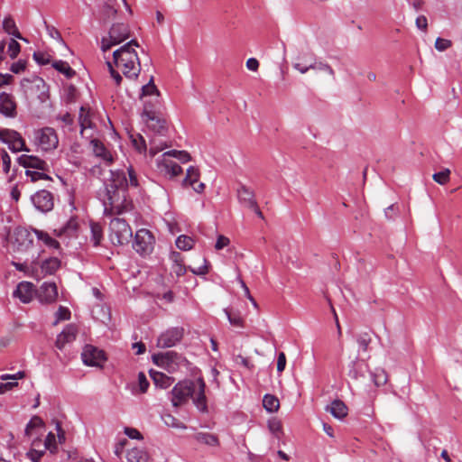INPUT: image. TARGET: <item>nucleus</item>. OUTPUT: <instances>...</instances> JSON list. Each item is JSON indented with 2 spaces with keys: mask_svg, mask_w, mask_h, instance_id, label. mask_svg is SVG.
Listing matches in <instances>:
<instances>
[{
  "mask_svg": "<svg viewBox=\"0 0 462 462\" xmlns=\"http://www.w3.org/2000/svg\"><path fill=\"white\" fill-rule=\"evenodd\" d=\"M141 101L143 105V111L142 117L143 116H153V115L162 114V101L160 95H153L148 97H141Z\"/></svg>",
  "mask_w": 462,
  "mask_h": 462,
  "instance_id": "6ab92c4d",
  "label": "nucleus"
},
{
  "mask_svg": "<svg viewBox=\"0 0 462 462\" xmlns=\"http://www.w3.org/2000/svg\"><path fill=\"white\" fill-rule=\"evenodd\" d=\"M194 240L188 236L181 235L176 239V246L183 251L190 250L194 246Z\"/></svg>",
  "mask_w": 462,
  "mask_h": 462,
  "instance_id": "58836bf2",
  "label": "nucleus"
},
{
  "mask_svg": "<svg viewBox=\"0 0 462 462\" xmlns=\"http://www.w3.org/2000/svg\"><path fill=\"white\" fill-rule=\"evenodd\" d=\"M150 375L154 384L162 389H166L170 387L174 382V378L168 376L162 372L151 370Z\"/></svg>",
  "mask_w": 462,
  "mask_h": 462,
  "instance_id": "bb28decb",
  "label": "nucleus"
},
{
  "mask_svg": "<svg viewBox=\"0 0 462 462\" xmlns=\"http://www.w3.org/2000/svg\"><path fill=\"white\" fill-rule=\"evenodd\" d=\"M21 87L25 95L30 98H36L41 103L46 102L49 97V87L40 77L34 76L32 79H23Z\"/></svg>",
  "mask_w": 462,
  "mask_h": 462,
  "instance_id": "20e7f679",
  "label": "nucleus"
},
{
  "mask_svg": "<svg viewBox=\"0 0 462 462\" xmlns=\"http://www.w3.org/2000/svg\"><path fill=\"white\" fill-rule=\"evenodd\" d=\"M153 243L154 237L152 233L143 228L135 233L133 247L137 253L144 254L152 250Z\"/></svg>",
  "mask_w": 462,
  "mask_h": 462,
  "instance_id": "f8f14e48",
  "label": "nucleus"
},
{
  "mask_svg": "<svg viewBox=\"0 0 462 462\" xmlns=\"http://www.w3.org/2000/svg\"><path fill=\"white\" fill-rule=\"evenodd\" d=\"M81 358L83 363L88 366H101L106 361V356L103 350L92 345H87L82 353Z\"/></svg>",
  "mask_w": 462,
  "mask_h": 462,
  "instance_id": "ddd939ff",
  "label": "nucleus"
},
{
  "mask_svg": "<svg viewBox=\"0 0 462 462\" xmlns=\"http://www.w3.org/2000/svg\"><path fill=\"white\" fill-rule=\"evenodd\" d=\"M204 264L198 268H189L191 273L196 275H205L208 273V262L205 258H203Z\"/></svg>",
  "mask_w": 462,
  "mask_h": 462,
  "instance_id": "e2e57ef3",
  "label": "nucleus"
},
{
  "mask_svg": "<svg viewBox=\"0 0 462 462\" xmlns=\"http://www.w3.org/2000/svg\"><path fill=\"white\" fill-rule=\"evenodd\" d=\"M326 411H329L337 419H344L347 415V407L340 400H335L331 402L330 406L327 407Z\"/></svg>",
  "mask_w": 462,
  "mask_h": 462,
  "instance_id": "cd10ccee",
  "label": "nucleus"
},
{
  "mask_svg": "<svg viewBox=\"0 0 462 462\" xmlns=\"http://www.w3.org/2000/svg\"><path fill=\"white\" fill-rule=\"evenodd\" d=\"M153 95H160V92L156 86L153 83L152 78L150 79V81L142 87V93L140 95L141 97H148L150 96Z\"/></svg>",
  "mask_w": 462,
  "mask_h": 462,
  "instance_id": "37998d69",
  "label": "nucleus"
},
{
  "mask_svg": "<svg viewBox=\"0 0 462 462\" xmlns=\"http://www.w3.org/2000/svg\"><path fill=\"white\" fill-rule=\"evenodd\" d=\"M79 223L76 217H70L69 220L60 228V235L72 236L76 234Z\"/></svg>",
  "mask_w": 462,
  "mask_h": 462,
  "instance_id": "f704fd0d",
  "label": "nucleus"
},
{
  "mask_svg": "<svg viewBox=\"0 0 462 462\" xmlns=\"http://www.w3.org/2000/svg\"><path fill=\"white\" fill-rule=\"evenodd\" d=\"M125 434L129 437L130 439H143L142 434L140 431L134 428H125Z\"/></svg>",
  "mask_w": 462,
  "mask_h": 462,
  "instance_id": "69168bd1",
  "label": "nucleus"
},
{
  "mask_svg": "<svg viewBox=\"0 0 462 462\" xmlns=\"http://www.w3.org/2000/svg\"><path fill=\"white\" fill-rule=\"evenodd\" d=\"M130 139L133 146L139 152L146 151V143L144 138L140 134H131Z\"/></svg>",
  "mask_w": 462,
  "mask_h": 462,
  "instance_id": "a19ab883",
  "label": "nucleus"
},
{
  "mask_svg": "<svg viewBox=\"0 0 462 462\" xmlns=\"http://www.w3.org/2000/svg\"><path fill=\"white\" fill-rule=\"evenodd\" d=\"M79 121L81 127V134H83V132L88 128L92 127L89 112L86 111V109L83 106H81L80 108Z\"/></svg>",
  "mask_w": 462,
  "mask_h": 462,
  "instance_id": "ea45409f",
  "label": "nucleus"
},
{
  "mask_svg": "<svg viewBox=\"0 0 462 462\" xmlns=\"http://www.w3.org/2000/svg\"><path fill=\"white\" fill-rule=\"evenodd\" d=\"M3 28L8 34H11L17 39L24 40L16 27L14 20L11 16H7L4 19Z\"/></svg>",
  "mask_w": 462,
  "mask_h": 462,
  "instance_id": "2f4dec72",
  "label": "nucleus"
},
{
  "mask_svg": "<svg viewBox=\"0 0 462 462\" xmlns=\"http://www.w3.org/2000/svg\"><path fill=\"white\" fill-rule=\"evenodd\" d=\"M79 329L75 324H68L64 329L57 336L55 346L62 350L67 344L75 341Z\"/></svg>",
  "mask_w": 462,
  "mask_h": 462,
  "instance_id": "aec40b11",
  "label": "nucleus"
},
{
  "mask_svg": "<svg viewBox=\"0 0 462 462\" xmlns=\"http://www.w3.org/2000/svg\"><path fill=\"white\" fill-rule=\"evenodd\" d=\"M206 384L202 378L196 382L181 381L179 382L171 390V402L174 407H179L192 398L194 405L201 412L208 411L207 397L205 394Z\"/></svg>",
  "mask_w": 462,
  "mask_h": 462,
  "instance_id": "f03ea898",
  "label": "nucleus"
},
{
  "mask_svg": "<svg viewBox=\"0 0 462 462\" xmlns=\"http://www.w3.org/2000/svg\"><path fill=\"white\" fill-rule=\"evenodd\" d=\"M452 45V42L450 40H448V39H443V38H437L436 42H435V48L439 51H446L447 49H448L449 47H451Z\"/></svg>",
  "mask_w": 462,
  "mask_h": 462,
  "instance_id": "6e6d98bb",
  "label": "nucleus"
},
{
  "mask_svg": "<svg viewBox=\"0 0 462 462\" xmlns=\"http://www.w3.org/2000/svg\"><path fill=\"white\" fill-rule=\"evenodd\" d=\"M117 0H106L102 8V17L105 21L115 17L117 13Z\"/></svg>",
  "mask_w": 462,
  "mask_h": 462,
  "instance_id": "c756f323",
  "label": "nucleus"
},
{
  "mask_svg": "<svg viewBox=\"0 0 462 462\" xmlns=\"http://www.w3.org/2000/svg\"><path fill=\"white\" fill-rule=\"evenodd\" d=\"M268 429L274 436L279 438V434L282 432V423L277 419H272L268 421Z\"/></svg>",
  "mask_w": 462,
  "mask_h": 462,
  "instance_id": "603ef678",
  "label": "nucleus"
},
{
  "mask_svg": "<svg viewBox=\"0 0 462 462\" xmlns=\"http://www.w3.org/2000/svg\"><path fill=\"white\" fill-rule=\"evenodd\" d=\"M158 168L170 178L177 177L182 172V168L177 162L167 158L158 161Z\"/></svg>",
  "mask_w": 462,
  "mask_h": 462,
  "instance_id": "b1692460",
  "label": "nucleus"
},
{
  "mask_svg": "<svg viewBox=\"0 0 462 462\" xmlns=\"http://www.w3.org/2000/svg\"><path fill=\"white\" fill-rule=\"evenodd\" d=\"M34 139L38 146L43 151L54 150L59 143L58 135L51 127H44L37 130L34 134Z\"/></svg>",
  "mask_w": 462,
  "mask_h": 462,
  "instance_id": "1a4fd4ad",
  "label": "nucleus"
},
{
  "mask_svg": "<svg viewBox=\"0 0 462 462\" xmlns=\"http://www.w3.org/2000/svg\"><path fill=\"white\" fill-rule=\"evenodd\" d=\"M229 323L234 327L242 328L244 326L243 319L238 311H233L229 309L224 310Z\"/></svg>",
  "mask_w": 462,
  "mask_h": 462,
  "instance_id": "4c0bfd02",
  "label": "nucleus"
},
{
  "mask_svg": "<svg viewBox=\"0 0 462 462\" xmlns=\"http://www.w3.org/2000/svg\"><path fill=\"white\" fill-rule=\"evenodd\" d=\"M194 439L202 444L210 446V447H217L219 444L218 438L211 433L208 432H199L194 435Z\"/></svg>",
  "mask_w": 462,
  "mask_h": 462,
  "instance_id": "c85d7f7f",
  "label": "nucleus"
},
{
  "mask_svg": "<svg viewBox=\"0 0 462 462\" xmlns=\"http://www.w3.org/2000/svg\"><path fill=\"white\" fill-rule=\"evenodd\" d=\"M33 59L40 65H45L51 61V56L42 51L34 52Z\"/></svg>",
  "mask_w": 462,
  "mask_h": 462,
  "instance_id": "5fc2aeb1",
  "label": "nucleus"
},
{
  "mask_svg": "<svg viewBox=\"0 0 462 462\" xmlns=\"http://www.w3.org/2000/svg\"><path fill=\"white\" fill-rule=\"evenodd\" d=\"M133 46H139L135 40L130 41L113 53L115 65L130 79H137L141 71L140 60Z\"/></svg>",
  "mask_w": 462,
  "mask_h": 462,
  "instance_id": "7ed1b4c3",
  "label": "nucleus"
},
{
  "mask_svg": "<svg viewBox=\"0 0 462 462\" xmlns=\"http://www.w3.org/2000/svg\"><path fill=\"white\" fill-rule=\"evenodd\" d=\"M263 406L268 412H275L279 410L280 402L274 395L265 394L263 400Z\"/></svg>",
  "mask_w": 462,
  "mask_h": 462,
  "instance_id": "473e14b6",
  "label": "nucleus"
},
{
  "mask_svg": "<svg viewBox=\"0 0 462 462\" xmlns=\"http://www.w3.org/2000/svg\"><path fill=\"white\" fill-rule=\"evenodd\" d=\"M2 162H3V171L5 173H8L11 167V158L6 151L3 150L1 153Z\"/></svg>",
  "mask_w": 462,
  "mask_h": 462,
  "instance_id": "bf43d9fd",
  "label": "nucleus"
},
{
  "mask_svg": "<svg viewBox=\"0 0 462 462\" xmlns=\"http://www.w3.org/2000/svg\"><path fill=\"white\" fill-rule=\"evenodd\" d=\"M44 451H37L35 449H32L27 453L28 457L33 462H39L43 456Z\"/></svg>",
  "mask_w": 462,
  "mask_h": 462,
  "instance_id": "774afa93",
  "label": "nucleus"
},
{
  "mask_svg": "<svg viewBox=\"0 0 462 462\" xmlns=\"http://www.w3.org/2000/svg\"><path fill=\"white\" fill-rule=\"evenodd\" d=\"M70 319V311L68 308L60 306L56 312V320L53 325L56 326L61 320H69Z\"/></svg>",
  "mask_w": 462,
  "mask_h": 462,
  "instance_id": "8fccbe9b",
  "label": "nucleus"
},
{
  "mask_svg": "<svg viewBox=\"0 0 462 462\" xmlns=\"http://www.w3.org/2000/svg\"><path fill=\"white\" fill-rule=\"evenodd\" d=\"M0 113L7 117L16 116V103L11 94L5 92L0 94Z\"/></svg>",
  "mask_w": 462,
  "mask_h": 462,
  "instance_id": "412c9836",
  "label": "nucleus"
},
{
  "mask_svg": "<svg viewBox=\"0 0 462 462\" xmlns=\"http://www.w3.org/2000/svg\"><path fill=\"white\" fill-rule=\"evenodd\" d=\"M199 170L197 167L190 166L187 170L186 177L182 180L181 186L183 188L191 187L195 192L200 194L205 189V184L199 182Z\"/></svg>",
  "mask_w": 462,
  "mask_h": 462,
  "instance_id": "f3484780",
  "label": "nucleus"
},
{
  "mask_svg": "<svg viewBox=\"0 0 462 462\" xmlns=\"http://www.w3.org/2000/svg\"><path fill=\"white\" fill-rule=\"evenodd\" d=\"M31 199L34 207L43 213L50 212L54 207L53 195L45 189L36 192L32 196Z\"/></svg>",
  "mask_w": 462,
  "mask_h": 462,
  "instance_id": "2eb2a0df",
  "label": "nucleus"
},
{
  "mask_svg": "<svg viewBox=\"0 0 462 462\" xmlns=\"http://www.w3.org/2000/svg\"><path fill=\"white\" fill-rule=\"evenodd\" d=\"M42 423H43V421L40 417H38V416L32 417L31 419V420L28 422V424L26 425L25 434L27 436H31L32 430L37 427L42 426Z\"/></svg>",
  "mask_w": 462,
  "mask_h": 462,
  "instance_id": "3c124183",
  "label": "nucleus"
},
{
  "mask_svg": "<svg viewBox=\"0 0 462 462\" xmlns=\"http://www.w3.org/2000/svg\"><path fill=\"white\" fill-rule=\"evenodd\" d=\"M356 342L362 351L366 352L372 342V337L368 332H362L356 336Z\"/></svg>",
  "mask_w": 462,
  "mask_h": 462,
  "instance_id": "c03bdc74",
  "label": "nucleus"
},
{
  "mask_svg": "<svg viewBox=\"0 0 462 462\" xmlns=\"http://www.w3.org/2000/svg\"><path fill=\"white\" fill-rule=\"evenodd\" d=\"M36 297L41 303H53L58 297V289L55 282H43L36 291Z\"/></svg>",
  "mask_w": 462,
  "mask_h": 462,
  "instance_id": "a211bd4d",
  "label": "nucleus"
},
{
  "mask_svg": "<svg viewBox=\"0 0 462 462\" xmlns=\"http://www.w3.org/2000/svg\"><path fill=\"white\" fill-rule=\"evenodd\" d=\"M237 198L239 202L245 208L255 207V198L253 190L245 185H241L237 189Z\"/></svg>",
  "mask_w": 462,
  "mask_h": 462,
  "instance_id": "393cba45",
  "label": "nucleus"
},
{
  "mask_svg": "<svg viewBox=\"0 0 462 462\" xmlns=\"http://www.w3.org/2000/svg\"><path fill=\"white\" fill-rule=\"evenodd\" d=\"M143 122L146 125L147 128L158 135H166L168 125L166 119L161 115H153V116L142 117Z\"/></svg>",
  "mask_w": 462,
  "mask_h": 462,
  "instance_id": "dca6fc26",
  "label": "nucleus"
},
{
  "mask_svg": "<svg viewBox=\"0 0 462 462\" xmlns=\"http://www.w3.org/2000/svg\"><path fill=\"white\" fill-rule=\"evenodd\" d=\"M152 360L156 365L165 369L169 373H175L180 366H185L188 363L184 356L175 351L153 354Z\"/></svg>",
  "mask_w": 462,
  "mask_h": 462,
  "instance_id": "39448f33",
  "label": "nucleus"
},
{
  "mask_svg": "<svg viewBox=\"0 0 462 462\" xmlns=\"http://www.w3.org/2000/svg\"><path fill=\"white\" fill-rule=\"evenodd\" d=\"M286 366V356L283 352H280L277 358V371L282 373Z\"/></svg>",
  "mask_w": 462,
  "mask_h": 462,
  "instance_id": "338daca9",
  "label": "nucleus"
},
{
  "mask_svg": "<svg viewBox=\"0 0 462 462\" xmlns=\"http://www.w3.org/2000/svg\"><path fill=\"white\" fill-rule=\"evenodd\" d=\"M12 251L15 254L27 253L33 245L32 234L26 228L18 226L10 236Z\"/></svg>",
  "mask_w": 462,
  "mask_h": 462,
  "instance_id": "0eeeda50",
  "label": "nucleus"
},
{
  "mask_svg": "<svg viewBox=\"0 0 462 462\" xmlns=\"http://www.w3.org/2000/svg\"><path fill=\"white\" fill-rule=\"evenodd\" d=\"M34 295H36V291L33 284L29 282H20L14 291V296L19 298L23 303H29Z\"/></svg>",
  "mask_w": 462,
  "mask_h": 462,
  "instance_id": "4be33fe9",
  "label": "nucleus"
},
{
  "mask_svg": "<svg viewBox=\"0 0 462 462\" xmlns=\"http://www.w3.org/2000/svg\"><path fill=\"white\" fill-rule=\"evenodd\" d=\"M162 419L164 424L168 427L175 428V429H186V426L176 419L173 415L170 413H164L162 416Z\"/></svg>",
  "mask_w": 462,
  "mask_h": 462,
  "instance_id": "79ce46f5",
  "label": "nucleus"
},
{
  "mask_svg": "<svg viewBox=\"0 0 462 462\" xmlns=\"http://www.w3.org/2000/svg\"><path fill=\"white\" fill-rule=\"evenodd\" d=\"M20 44L17 41L12 39L8 44V54L11 59L16 58L20 52Z\"/></svg>",
  "mask_w": 462,
  "mask_h": 462,
  "instance_id": "864d4df0",
  "label": "nucleus"
},
{
  "mask_svg": "<svg viewBox=\"0 0 462 462\" xmlns=\"http://www.w3.org/2000/svg\"><path fill=\"white\" fill-rule=\"evenodd\" d=\"M33 232L36 235V236L38 237V239L43 241L45 245H47L51 247L58 246L59 243L55 239L51 237L47 233L38 230V229H33Z\"/></svg>",
  "mask_w": 462,
  "mask_h": 462,
  "instance_id": "a18cd8bd",
  "label": "nucleus"
},
{
  "mask_svg": "<svg viewBox=\"0 0 462 462\" xmlns=\"http://www.w3.org/2000/svg\"><path fill=\"white\" fill-rule=\"evenodd\" d=\"M450 171L448 169H444L443 171H439V172H437V173H434L432 178L433 180L440 184V185H445L446 183H448L449 181V179H450Z\"/></svg>",
  "mask_w": 462,
  "mask_h": 462,
  "instance_id": "09e8293b",
  "label": "nucleus"
},
{
  "mask_svg": "<svg viewBox=\"0 0 462 462\" xmlns=\"http://www.w3.org/2000/svg\"><path fill=\"white\" fill-rule=\"evenodd\" d=\"M110 240L114 245H123L128 244L133 232L128 223L120 217H115L110 221Z\"/></svg>",
  "mask_w": 462,
  "mask_h": 462,
  "instance_id": "423d86ee",
  "label": "nucleus"
},
{
  "mask_svg": "<svg viewBox=\"0 0 462 462\" xmlns=\"http://www.w3.org/2000/svg\"><path fill=\"white\" fill-rule=\"evenodd\" d=\"M90 231H91V242L94 246H97L100 245V242L103 238V229L102 226L98 223L92 222L90 224Z\"/></svg>",
  "mask_w": 462,
  "mask_h": 462,
  "instance_id": "e433bc0d",
  "label": "nucleus"
},
{
  "mask_svg": "<svg viewBox=\"0 0 462 462\" xmlns=\"http://www.w3.org/2000/svg\"><path fill=\"white\" fill-rule=\"evenodd\" d=\"M138 386H139V392L141 393H146V391L149 387V382H148L145 374L143 372H140L138 374Z\"/></svg>",
  "mask_w": 462,
  "mask_h": 462,
  "instance_id": "4d7b16f0",
  "label": "nucleus"
},
{
  "mask_svg": "<svg viewBox=\"0 0 462 462\" xmlns=\"http://www.w3.org/2000/svg\"><path fill=\"white\" fill-rule=\"evenodd\" d=\"M127 180L122 171H111V178L105 185L102 200L106 214H123L133 208L127 198Z\"/></svg>",
  "mask_w": 462,
  "mask_h": 462,
  "instance_id": "f257e3e1",
  "label": "nucleus"
},
{
  "mask_svg": "<svg viewBox=\"0 0 462 462\" xmlns=\"http://www.w3.org/2000/svg\"><path fill=\"white\" fill-rule=\"evenodd\" d=\"M52 67L59 72L64 74L68 79H70L75 75V70L66 61L56 60L52 63Z\"/></svg>",
  "mask_w": 462,
  "mask_h": 462,
  "instance_id": "72a5a7b5",
  "label": "nucleus"
},
{
  "mask_svg": "<svg viewBox=\"0 0 462 462\" xmlns=\"http://www.w3.org/2000/svg\"><path fill=\"white\" fill-rule=\"evenodd\" d=\"M0 141L6 143L14 152L29 151L22 135L14 130L0 129Z\"/></svg>",
  "mask_w": 462,
  "mask_h": 462,
  "instance_id": "9d476101",
  "label": "nucleus"
},
{
  "mask_svg": "<svg viewBox=\"0 0 462 462\" xmlns=\"http://www.w3.org/2000/svg\"><path fill=\"white\" fill-rule=\"evenodd\" d=\"M229 243H230V240L228 237H226L223 235H219L217 236V242L215 244V249L221 250L224 247L227 246L229 245Z\"/></svg>",
  "mask_w": 462,
  "mask_h": 462,
  "instance_id": "680f3d73",
  "label": "nucleus"
},
{
  "mask_svg": "<svg viewBox=\"0 0 462 462\" xmlns=\"http://www.w3.org/2000/svg\"><path fill=\"white\" fill-rule=\"evenodd\" d=\"M18 163L24 168H34L41 171H48V164L45 161L32 155H21Z\"/></svg>",
  "mask_w": 462,
  "mask_h": 462,
  "instance_id": "5701e85b",
  "label": "nucleus"
},
{
  "mask_svg": "<svg viewBox=\"0 0 462 462\" xmlns=\"http://www.w3.org/2000/svg\"><path fill=\"white\" fill-rule=\"evenodd\" d=\"M107 66H108L111 77L114 79L116 84L117 86H119L121 84V82H122L121 75L119 74V72L117 70H116L113 68V65H112V63L110 61H107Z\"/></svg>",
  "mask_w": 462,
  "mask_h": 462,
  "instance_id": "0e129e2a",
  "label": "nucleus"
},
{
  "mask_svg": "<svg viewBox=\"0 0 462 462\" xmlns=\"http://www.w3.org/2000/svg\"><path fill=\"white\" fill-rule=\"evenodd\" d=\"M92 143H94V151L97 156L102 157L104 160L108 162L112 161L111 154L106 151L103 144L98 143V141L97 140L92 141Z\"/></svg>",
  "mask_w": 462,
  "mask_h": 462,
  "instance_id": "49530a36",
  "label": "nucleus"
},
{
  "mask_svg": "<svg viewBox=\"0 0 462 462\" xmlns=\"http://www.w3.org/2000/svg\"><path fill=\"white\" fill-rule=\"evenodd\" d=\"M24 376H25V373L23 371H19L18 373H16L14 374H2V375H0V379L2 381L12 380L13 382H16L18 379H23Z\"/></svg>",
  "mask_w": 462,
  "mask_h": 462,
  "instance_id": "052dcab7",
  "label": "nucleus"
},
{
  "mask_svg": "<svg viewBox=\"0 0 462 462\" xmlns=\"http://www.w3.org/2000/svg\"><path fill=\"white\" fill-rule=\"evenodd\" d=\"M129 38V28L125 23H115L109 30L108 37L101 40V49L105 52Z\"/></svg>",
  "mask_w": 462,
  "mask_h": 462,
  "instance_id": "6e6552de",
  "label": "nucleus"
},
{
  "mask_svg": "<svg viewBox=\"0 0 462 462\" xmlns=\"http://www.w3.org/2000/svg\"><path fill=\"white\" fill-rule=\"evenodd\" d=\"M25 173L28 177L31 178V180L32 182L37 181L39 180H49L50 179V177L43 172H38V171H32L27 170L25 171Z\"/></svg>",
  "mask_w": 462,
  "mask_h": 462,
  "instance_id": "13d9d810",
  "label": "nucleus"
},
{
  "mask_svg": "<svg viewBox=\"0 0 462 462\" xmlns=\"http://www.w3.org/2000/svg\"><path fill=\"white\" fill-rule=\"evenodd\" d=\"M126 458L128 462H146L148 454L143 448H134L128 450Z\"/></svg>",
  "mask_w": 462,
  "mask_h": 462,
  "instance_id": "7c9ffc66",
  "label": "nucleus"
},
{
  "mask_svg": "<svg viewBox=\"0 0 462 462\" xmlns=\"http://www.w3.org/2000/svg\"><path fill=\"white\" fill-rule=\"evenodd\" d=\"M367 366L368 365L365 360L356 358L350 365L348 375L355 380H357L360 377H364Z\"/></svg>",
  "mask_w": 462,
  "mask_h": 462,
  "instance_id": "a878e982",
  "label": "nucleus"
},
{
  "mask_svg": "<svg viewBox=\"0 0 462 462\" xmlns=\"http://www.w3.org/2000/svg\"><path fill=\"white\" fill-rule=\"evenodd\" d=\"M12 264L16 270L23 272L26 275L32 277V269H34V260L29 264L26 261L24 263L12 262Z\"/></svg>",
  "mask_w": 462,
  "mask_h": 462,
  "instance_id": "de8ad7c7",
  "label": "nucleus"
},
{
  "mask_svg": "<svg viewBox=\"0 0 462 462\" xmlns=\"http://www.w3.org/2000/svg\"><path fill=\"white\" fill-rule=\"evenodd\" d=\"M372 380L376 387L384 385L388 381V375L384 369L376 368L372 374Z\"/></svg>",
  "mask_w": 462,
  "mask_h": 462,
  "instance_id": "c9c22d12",
  "label": "nucleus"
},
{
  "mask_svg": "<svg viewBox=\"0 0 462 462\" xmlns=\"http://www.w3.org/2000/svg\"><path fill=\"white\" fill-rule=\"evenodd\" d=\"M60 266V261L56 257H51L42 262L34 260V269H32V278L41 280L46 275H51Z\"/></svg>",
  "mask_w": 462,
  "mask_h": 462,
  "instance_id": "9b49d317",
  "label": "nucleus"
},
{
  "mask_svg": "<svg viewBox=\"0 0 462 462\" xmlns=\"http://www.w3.org/2000/svg\"><path fill=\"white\" fill-rule=\"evenodd\" d=\"M182 328H171L162 333L157 339V346L162 348L171 347L179 343L183 337Z\"/></svg>",
  "mask_w": 462,
  "mask_h": 462,
  "instance_id": "4468645a",
  "label": "nucleus"
}]
</instances>
